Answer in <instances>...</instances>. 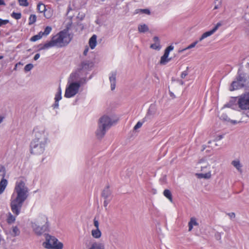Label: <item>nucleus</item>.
I'll list each match as a JSON object with an SVG mask.
<instances>
[{
  "label": "nucleus",
  "instance_id": "423d86ee",
  "mask_svg": "<svg viewBox=\"0 0 249 249\" xmlns=\"http://www.w3.org/2000/svg\"><path fill=\"white\" fill-rule=\"evenodd\" d=\"M42 219L44 223L42 226H40L39 222H31V227L35 234L38 236L43 234L46 231H49V229L48 218L45 216H43L42 217Z\"/></svg>",
  "mask_w": 249,
  "mask_h": 249
},
{
  "label": "nucleus",
  "instance_id": "ea45409f",
  "mask_svg": "<svg viewBox=\"0 0 249 249\" xmlns=\"http://www.w3.org/2000/svg\"><path fill=\"white\" fill-rule=\"evenodd\" d=\"M186 69V71H182L180 77L182 79H184L188 74L187 70L189 69V67H187Z\"/></svg>",
  "mask_w": 249,
  "mask_h": 249
},
{
  "label": "nucleus",
  "instance_id": "b1692460",
  "mask_svg": "<svg viewBox=\"0 0 249 249\" xmlns=\"http://www.w3.org/2000/svg\"><path fill=\"white\" fill-rule=\"evenodd\" d=\"M11 235L13 237L18 236L20 234V231L17 226L13 227L11 232Z\"/></svg>",
  "mask_w": 249,
  "mask_h": 249
},
{
  "label": "nucleus",
  "instance_id": "f8f14e48",
  "mask_svg": "<svg viewBox=\"0 0 249 249\" xmlns=\"http://www.w3.org/2000/svg\"><path fill=\"white\" fill-rule=\"evenodd\" d=\"M239 98V96L231 97L230 101L224 105V107L236 109L238 107V101Z\"/></svg>",
  "mask_w": 249,
  "mask_h": 249
},
{
  "label": "nucleus",
  "instance_id": "7ed1b4c3",
  "mask_svg": "<svg viewBox=\"0 0 249 249\" xmlns=\"http://www.w3.org/2000/svg\"><path fill=\"white\" fill-rule=\"evenodd\" d=\"M113 122L111 118L107 115H103L98 121V128L96 135L98 139H101L105 136L107 131L112 125Z\"/></svg>",
  "mask_w": 249,
  "mask_h": 249
},
{
  "label": "nucleus",
  "instance_id": "72a5a7b5",
  "mask_svg": "<svg viewBox=\"0 0 249 249\" xmlns=\"http://www.w3.org/2000/svg\"><path fill=\"white\" fill-rule=\"evenodd\" d=\"M52 28L51 26H47L44 30V36L48 35L51 32Z\"/></svg>",
  "mask_w": 249,
  "mask_h": 249
},
{
  "label": "nucleus",
  "instance_id": "49530a36",
  "mask_svg": "<svg viewBox=\"0 0 249 249\" xmlns=\"http://www.w3.org/2000/svg\"><path fill=\"white\" fill-rule=\"evenodd\" d=\"M93 224L94 226L96 227V229H99V223L98 221L96 220L95 217L94 218L93 220Z\"/></svg>",
  "mask_w": 249,
  "mask_h": 249
},
{
  "label": "nucleus",
  "instance_id": "58836bf2",
  "mask_svg": "<svg viewBox=\"0 0 249 249\" xmlns=\"http://www.w3.org/2000/svg\"><path fill=\"white\" fill-rule=\"evenodd\" d=\"M189 223L193 225V226H197L198 223L196 222V219L195 217H191Z\"/></svg>",
  "mask_w": 249,
  "mask_h": 249
},
{
  "label": "nucleus",
  "instance_id": "4be33fe9",
  "mask_svg": "<svg viewBox=\"0 0 249 249\" xmlns=\"http://www.w3.org/2000/svg\"><path fill=\"white\" fill-rule=\"evenodd\" d=\"M231 164L236 168V169L241 172L242 171V169H241V167H242V165L241 164L240 162V161L238 160H233L232 162H231Z\"/></svg>",
  "mask_w": 249,
  "mask_h": 249
},
{
  "label": "nucleus",
  "instance_id": "338daca9",
  "mask_svg": "<svg viewBox=\"0 0 249 249\" xmlns=\"http://www.w3.org/2000/svg\"><path fill=\"white\" fill-rule=\"evenodd\" d=\"M231 122H232V123L233 124H237V121H235V120H232V121H231Z\"/></svg>",
  "mask_w": 249,
  "mask_h": 249
},
{
  "label": "nucleus",
  "instance_id": "412c9836",
  "mask_svg": "<svg viewBox=\"0 0 249 249\" xmlns=\"http://www.w3.org/2000/svg\"><path fill=\"white\" fill-rule=\"evenodd\" d=\"M101 234L99 229H96L91 231V235L95 238H99L101 236Z\"/></svg>",
  "mask_w": 249,
  "mask_h": 249
},
{
  "label": "nucleus",
  "instance_id": "6ab92c4d",
  "mask_svg": "<svg viewBox=\"0 0 249 249\" xmlns=\"http://www.w3.org/2000/svg\"><path fill=\"white\" fill-rule=\"evenodd\" d=\"M89 249H105V246L103 243L94 242L92 244Z\"/></svg>",
  "mask_w": 249,
  "mask_h": 249
},
{
  "label": "nucleus",
  "instance_id": "bf43d9fd",
  "mask_svg": "<svg viewBox=\"0 0 249 249\" xmlns=\"http://www.w3.org/2000/svg\"><path fill=\"white\" fill-rule=\"evenodd\" d=\"M169 53H170V52L168 50L165 49V51H164V54L166 55H167L168 56L169 54Z\"/></svg>",
  "mask_w": 249,
  "mask_h": 249
},
{
  "label": "nucleus",
  "instance_id": "603ef678",
  "mask_svg": "<svg viewBox=\"0 0 249 249\" xmlns=\"http://www.w3.org/2000/svg\"><path fill=\"white\" fill-rule=\"evenodd\" d=\"M89 47L88 46H86L85 47V50L83 52V55L85 56H86L88 52H89Z\"/></svg>",
  "mask_w": 249,
  "mask_h": 249
},
{
  "label": "nucleus",
  "instance_id": "a18cd8bd",
  "mask_svg": "<svg viewBox=\"0 0 249 249\" xmlns=\"http://www.w3.org/2000/svg\"><path fill=\"white\" fill-rule=\"evenodd\" d=\"M62 98L61 94L56 93L54 100L56 101H59Z\"/></svg>",
  "mask_w": 249,
  "mask_h": 249
},
{
  "label": "nucleus",
  "instance_id": "69168bd1",
  "mask_svg": "<svg viewBox=\"0 0 249 249\" xmlns=\"http://www.w3.org/2000/svg\"><path fill=\"white\" fill-rule=\"evenodd\" d=\"M207 164L203 165V166H201V170H203V168H206L207 167Z\"/></svg>",
  "mask_w": 249,
  "mask_h": 249
},
{
  "label": "nucleus",
  "instance_id": "0eeeda50",
  "mask_svg": "<svg viewBox=\"0 0 249 249\" xmlns=\"http://www.w3.org/2000/svg\"><path fill=\"white\" fill-rule=\"evenodd\" d=\"M47 142L32 141L30 143V152L35 155L42 154L45 149Z\"/></svg>",
  "mask_w": 249,
  "mask_h": 249
},
{
  "label": "nucleus",
  "instance_id": "f03ea898",
  "mask_svg": "<svg viewBox=\"0 0 249 249\" xmlns=\"http://www.w3.org/2000/svg\"><path fill=\"white\" fill-rule=\"evenodd\" d=\"M244 87L249 88V75L243 72L240 68L238 70L235 80L231 85L230 90L233 91Z\"/></svg>",
  "mask_w": 249,
  "mask_h": 249
},
{
  "label": "nucleus",
  "instance_id": "ddd939ff",
  "mask_svg": "<svg viewBox=\"0 0 249 249\" xmlns=\"http://www.w3.org/2000/svg\"><path fill=\"white\" fill-rule=\"evenodd\" d=\"M101 196L104 199H112V191L109 189V185H107L101 193Z\"/></svg>",
  "mask_w": 249,
  "mask_h": 249
},
{
  "label": "nucleus",
  "instance_id": "680f3d73",
  "mask_svg": "<svg viewBox=\"0 0 249 249\" xmlns=\"http://www.w3.org/2000/svg\"><path fill=\"white\" fill-rule=\"evenodd\" d=\"M76 73H71L70 75V78H71L72 79V80H73L74 79H73V77H75L76 76Z\"/></svg>",
  "mask_w": 249,
  "mask_h": 249
},
{
  "label": "nucleus",
  "instance_id": "4c0bfd02",
  "mask_svg": "<svg viewBox=\"0 0 249 249\" xmlns=\"http://www.w3.org/2000/svg\"><path fill=\"white\" fill-rule=\"evenodd\" d=\"M40 39V36L39 35H36L30 38V41L35 42Z\"/></svg>",
  "mask_w": 249,
  "mask_h": 249
},
{
  "label": "nucleus",
  "instance_id": "de8ad7c7",
  "mask_svg": "<svg viewBox=\"0 0 249 249\" xmlns=\"http://www.w3.org/2000/svg\"><path fill=\"white\" fill-rule=\"evenodd\" d=\"M111 199H104V206L106 208L107 206V205L109 204L110 201H111Z\"/></svg>",
  "mask_w": 249,
  "mask_h": 249
},
{
  "label": "nucleus",
  "instance_id": "2eb2a0df",
  "mask_svg": "<svg viewBox=\"0 0 249 249\" xmlns=\"http://www.w3.org/2000/svg\"><path fill=\"white\" fill-rule=\"evenodd\" d=\"M117 72H112L109 76V79L110 82V87L111 90H113L115 89L116 82Z\"/></svg>",
  "mask_w": 249,
  "mask_h": 249
},
{
  "label": "nucleus",
  "instance_id": "37998d69",
  "mask_svg": "<svg viewBox=\"0 0 249 249\" xmlns=\"http://www.w3.org/2000/svg\"><path fill=\"white\" fill-rule=\"evenodd\" d=\"M142 125V122H138L137 124L135 125L134 127V130H137V129L140 128Z\"/></svg>",
  "mask_w": 249,
  "mask_h": 249
},
{
  "label": "nucleus",
  "instance_id": "393cba45",
  "mask_svg": "<svg viewBox=\"0 0 249 249\" xmlns=\"http://www.w3.org/2000/svg\"><path fill=\"white\" fill-rule=\"evenodd\" d=\"M38 51H40L42 50L47 49H49L50 48H51V43H49V42L46 43L44 44H40L38 45Z\"/></svg>",
  "mask_w": 249,
  "mask_h": 249
},
{
  "label": "nucleus",
  "instance_id": "4468645a",
  "mask_svg": "<svg viewBox=\"0 0 249 249\" xmlns=\"http://www.w3.org/2000/svg\"><path fill=\"white\" fill-rule=\"evenodd\" d=\"M92 66V63L89 60H84L81 62L78 70L81 71L83 70H89Z\"/></svg>",
  "mask_w": 249,
  "mask_h": 249
},
{
  "label": "nucleus",
  "instance_id": "a211bd4d",
  "mask_svg": "<svg viewBox=\"0 0 249 249\" xmlns=\"http://www.w3.org/2000/svg\"><path fill=\"white\" fill-rule=\"evenodd\" d=\"M7 184L8 181L7 179H5L4 178H2L0 181V194L3 193L7 185Z\"/></svg>",
  "mask_w": 249,
  "mask_h": 249
},
{
  "label": "nucleus",
  "instance_id": "c9c22d12",
  "mask_svg": "<svg viewBox=\"0 0 249 249\" xmlns=\"http://www.w3.org/2000/svg\"><path fill=\"white\" fill-rule=\"evenodd\" d=\"M18 0L19 2V4L20 6H27L29 5L27 0Z\"/></svg>",
  "mask_w": 249,
  "mask_h": 249
},
{
  "label": "nucleus",
  "instance_id": "c756f323",
  "mask_svg": "<svg viewBox=\"0 0 249 249\" xmlns=\"http://www.w3.org/2000/svg\"><path fill=\"white\" fill-rule=\"evenodd\" d=\"M36 16L35 15H33V14L31 15L29 17V24H30V25L33 24L36 21Z\"/></svg>",
  "mask_w": 249,
  "mask_h": 249
},
{
  "label": "nucleus",
  "instance_id": "774afa93",
  "mask_svg": "<svg viewBox=\"0 0 249 249\" xmlns=\"http://www.w3.org/2000/svg\"><path fill=\"white\" fill-rule=\"evenodd\" d=\"M245 115H246V116L247 117H249V113H246V114H245Z\"/></svg>",
  "mask_w": 249,
  "mask_h": 249
},
{
  "label": "nucleus",
  "instance_id": "4d7b16f0",
  "mask_svg": "<svg viewBox=\"0 0 249 249\" xmlns=\"http://www.w3.org/2000/svg\"><path fill=\"white\" fill-rule=\"evenodd\" d=\"M169 94H170V97H171L173 99L175 98L176 96H175V94H174V93H173L172 91H169Z\"/></svg>",
  "mask_w": 249,
  "mask_h": 249
},
{
  "label": "nucleus",
  "instance_id": "20e7f679",
  "mask_svg": "<svg viewBox=\"0 0 249 249\" xmlns=\"http://www.w3.org/2000/svg\"><path fill=\"white\" fill-rule=\"evenodd\" d=\"M71 40L70 35L66 32L61 31L56 36H53L49 41L52 47L58 46L62 47L67 45Z\"/></svg>",
  "mask_w": 249,
  "mask_h": 249
},
{
  "label": "nucleus",
  "instance_id": "6e6d98bb",
  "mask_svg": "<svg viewBox=\"0 0 249 249\" xmlns=\"http://www.w3.org/2000/svg\"><path fill=\"white\" fill-rule=\"evenodd\" d=\"M39 57H40V54L39 53H36L35 55V56L34 57V59L35 60H37L39 58Z\"/></svg>",
  "mask_w": 249,
  "mask_h": 249
},
{
  "label": "nucleus",
  "instance_id": "a878e982",
  "mask_svg": "<svg viewBox=\"0 0 249 249\" xmlns=\"http://www.w3.org/2000/svg\"><path fill=\"white\" fill-rule=\"evenodd\" d=\"M139 13H141L142 14H145L147 15L150 14V11L148 9H137L135 10V14H138Z\"/></svg>",
  "mask_w": 249,
  "mask_h": 249
},
{
  "label": "nucleus",
  "instance_id": "a19ab883",
  "mask_svg": "<svg viewBox=\"0 0 249 249\" xmlns=\"http://www.w3.org/2000/svg\"><path fill=\"white\" fill-rule=\"evenodd\" d=\"M214 237L217 240H220L221 239V233L216 232L215 233Z\"/></svg>",
  "mask_w": 249,
  "mask_h": 249
},
{
  "label": "nucleus",
  "instance_id": "9d476101",
  "mask_svg": "<svg viewBox=\"0 0 249 249\" xmlns=\"http://www.w3.org/2000/svg\"><path fill=\"white\" fill-rule=\"evenodd\" d=\"M238 107L242 110H249V91L239 96Z\"/></svg>",
  "mask_w": 249,
  "mask_h": 249
},
{
  "label": "nucleus",
  "instance_id": "aec40b11",
  "mask_svg": "<svg viewBox=\"0 0 249 249\" xmlns=\"http://www.w3.org/2000/svg\"><path fill=\"white\" fill-rule=\"evenodd\" d=\"M138 30L140 33H144L149 31V28L145 24H140L138 26Z\"/></svg>",
  "mask_w": 249,
  "mask_h": 249
},
{
  "label": "nucleus",
  "instance_id": "7c9ffc66",
  "mask_svg": "<svg viewBox=\"0 0 249 249\" xmlns=\"http://www.w3.org/2000/svg\"><path fill=\"white\" fill-rule=\"evenodd\" d=\"M11 17L16 19H19L21 18V14L20 13L13 12Z\"/></svg>",
  "mask_w": 249,
  "mask_h": 249
},
{
  "label": "nucleus",
  "instance_id": "c85d7f7f",
  "mask_svg": "<svg viewBox=\"0 0 249 249\" xmlns=\"http://www.w3.org/2000/svg\"><path fill=\"white\" fill-rule=\"evenodd\" d=\"M16 220L15 217L13 216L11 213H9L8 218L7 219V222L8 224H12L15 222Z\"/></svg>",
  "mask_w": 249,
  "mask_h": 249
},
{
  "label": "nucleus",
  "instance_id": "1a4fd4ad",
  "mask_svg": "<svg viewBox=\"0 0 249 249\" xmlns=\"http://www.w3.org/2000/svg\"><path fill=\"white\" fill-rule=\"evenodd\" d=\"M34 138L32 141H48L47 134L45 133L43 127L36 126L33 130Z\"/></svg>",
  "mask_w": 249,
  "mask_h": 249
},
{
  "label": "nucleus",
  "instance_id": "cd10ccee",
  "mask_svg": "<svg viewBox=\"0 0 249 249\" xmlns=\"http://www.w3.org/2000/svg\"><path fill=\"white\" fill-rule=\"evenodd\" d=\"M37 9L40 13H43L46 11V6L44 4L39 3L37 4Z\"/></svg>",
  "mask_w": 249,
  "mask_h": 249
},
{
  "label": "nucleus",
  "instance_id": "bb28decb",
  "mask_svg": "<svg viewBox=\"0 0 249 249\" xmlns=\"http://www.w3.org/2000/svg\"><path fill=\"white\" fill-rule=\"evenodd\" d=\"M168 56L167 55H164L163 54L160 58V64H163V65H164L166 63H167L168 62H169L170 60H171V58H169L168 59Z\"/></svg>",
  "mask_w": 249,
  "mask_h": 249
},
{
  "label": "nucleus",
  "instance_id": "5fc2aeb1",
  "mask_svg": "<svg viewBox=\"0 0 249 249\" xmlns=\"http://www.w3.org/2000/svg\"><path fill=\"white\" fill-rule=\"evenodd\" d=\"M166 49L170 52L174 49V46L172 45H170L168 47H167Z\"/></svg>",
  "mask_w": 249,
  "mask_h": 249
},
{
  "label": "nucleus",
  "instance_id": "f257e3e1",
  "mask_svg": "<svg viewBox=\"0 0 249 249\" xmlns=\"http://www.w3.org/2000/svg\"><path fill=\"white\" fill-rule=\"evenodd\" d=\"M15 191L17 193V196L14 197V195H12L10 206L13 213L18 215L20 212L24 202L28 196L29 189L25 183L21 181L16 184Z\"/></svg>",
  "mask_w": 249,
  "mask_h": 249
},
{
  "label": "nucleus",
  "instance_id": "8fccbe9b",
  "mask_svg": "<svg viewBox=\"0 0 249 249\" xmlns=\"http://www.w3.org/2000/svg\"><path fill=\"white\" fill-rule=\"evenodd\" d=\"M227 214L229 216L231 219L234 218L235 217V214L234 213H227Z\"/></svg>",
  "mask_w": 249,
  "mask_h": 249
},
{
  "label": "nucleus",
  "instance_id": "3c124183",
  "mask_svg": "<svg viewBox=\"0 0 249 249\" xmlns=\"http://www.w3.org/2000/svg\"><path fill=\"white\" fill-rule=\"evenodd\" d=\"M223 135H218L216 137L215 139V141H220L222 139H223Z\"/></svg>",
  "mask_w": 249,
  "mask_h": 249
},
{
  "label": "nucleus",
  "instance_id": "13d9d810",
  "mask_svg": "<svg viewBox=\"0 0 249 249\" xmlns=\"http://www.w3.org/2000/svg\"><path fill=\"white\" fill-rule=\"evenodd\" d=\"M188 226H189V231H192L193 227V225L189 222Z\"/></svg>",
  "mask_w": 249,
  "mask_h": 249
},
{
  "label": "nucleus",
  "instance_id": "0e129e2a",
  "mask_svg": "<svg viewBox=\"0 0 249 249\" xmlns=\"http://www.w3.org/2000/svg\"><path fill=\"white\" fill-rule=\"evenodd\" d=\"M37 35H40L41 38L43 36H44V32H40Z\"/></svg>",
  "mask_w": 249,
  "mask_h": 249
},
{
  "label": "nucleus",
  "instance_id": "39448f33",
  "mask_svg": "<svg viewBox=\"0 0 249 249\" xmlns=\"http://www.w3.org/2000/svg\"><path fill=\"white\" fill-rule=\"evenodd\" d=\"M46 241L43 243L44 248L47 249H62L63 245L61 242H58L55 237L49 234H44Z\"/></svg>",
  "mask_w": 249,
  "mask_h": 249
},
{
  "label": "nucleus",
  "instance_id": "79ce46f5",
  "mask_svg": "<svg viewBox=\"0 0 249 249\" xmlns=\"http://www.w3.org/2000/svg\"><path fill=\"white\" fill-rule=\"evenodd\" d=\"M201 178H208L210 177V174H200L198 175Z\"/></svg>",
  "mask_w": 249,
  "mask_h": 249
},
{
  "label": "nucleus",
  "instance_id": "09e8293b",
  "mask_svg": "<svg viewBox=\"0 0 249 249\" xmlns=\"http://www.w3.org/2000/svg\"><path fill=\"white\" fill-rule=\"evenodd\" d=\"M53 108H57L59 107V101H55L54 103L52 105Z\"/></svg>",
  "mask_w": 249,
  "mask_h": 249
},
{
  "label": "nucleus",
  "instance_id": "e2e57ef3",
  "mask_svg": "<svg viewBox=\"0 0 249 249\" xmlns=\"http://www.w3.org/2000/svg\"><path fill=\"white\" fill-rule=\"evenodd\" d=\"M0 5H5V3L4 0H0Z\"/></svg>",
  "mask_w": 249,
  "mask_h": 249
},
{
  "label": "nucleus",
  "instance_id": "2f4dec72",
  "mask_svg": "<svg viewBox=\"0 0 249 249\" xmlns=\"http://www.w3.org/2000/svg\"><path fill=\"white\" fill-rule=\"evenodd\" d=\"M6 175V171L4 166H0V176L4 178Z\"/></svg>",
  "mask_w": 249,
  "mask_h": 249
},
{
  "label": "nucleus",
  "instance_id": "6e6552de",
  "mask_svg": "<svg viewBox=\"0 0 249 249\" xmlns=\"http://www.w3.org/2000/svg\"><path fill=\"white\" fill-rule=\"evenodd\" d=\"M81 86L80 82H73L70 84L66 88L64 96L66 98H71L76 95L79 91Z\"/></svg>",
  "mask_w": 249,
  "mask_h": 249
},
{
  "label": "nucleus",
  "instance_id": "052dcab7",
  "mask_svg": "<svg viewBox=\"0 0 249 249\" xmlns=\"http://www.w3.org/2000/svg\"><path fill=\"white\" fill-rule=\"evenodd\" d=\"M61 93H62L61 89L60 86H59L58 88V90H57V92L56 93L61 94Z\"/></svg>",
  "mask_w": 249,
  "mask_h": 249
},
{
  "label": "nucleus",
  "instance_id": "f704fd0d",
  "mask_svg": "<svg viewBox=\"0 0 249 249\" xmlns=\"http://www.w3.org/2000/svg\"><path fill=\"white\" fill-rule=\"evenodd\" d=\"M34 67V66L32 64H27L24 67V71H31Z\"/></svg>",
  "mask_w": 249,
  "mask_h": 249
},
{
  "label": "nucleus",
  "instance_id": "e433bc0d",
  "mask_svg": "<svg viewBox=\"0 0 249 249\" xmlns=\"http://www.w3.org/2000/svg\"><path fill=\"white\" fill-rule=\"evenodd\" d=\"M9 22L8 19H3L0 18V27L5 25Z\"/></svg>",
  "mask_w": 249,
  "mask_h": 249
},
{
  "label": "nucleus",
  "instance_id": "5701e85b",
  "mask_svg": "<svg viewBox=\"0 0 249 249\" xmlns=\"http://www.w3.org/2000/svg\"><path fill=\"white\" fill-rule=\"evenodd\" d=\"M163 195L167 198L171 202H172V195L171 191L168 189H165L163 191Z\"/></svg>",
  "mask_w": 249,
  "mask_h": 249
},
{
  "label": "nucleus",
  "instance_id": "9b49d317",
  "mask_svg": "<svg viewBox=\"0 0 249 249\" xmlns=\"http://www.w3.org/2000/svg\"><path fill=\"white\" fill-rule=\"evenodd\" d=\"M221 25L222 23L220 22H218L212 30L203 33L201 36V37L199 38V41H201L204 38L212 35L216 31L218 28Z\"/></svg>",
  "mask_w": 249,
  "mask_h": 249
},
{
  "label": "nucleus",
  "instance_id": "dca6fc26",
  "mask_svg": "<svg viewBox=\"0 0 249 249\" xmlns=\"http://www.w3.org/2000/svg\"><path fill=\"white\" fill-rule=\"evenodd\" d=\"M155 113V110L154 106H150L149 107L148 111L147 112V114L146 115V116L143 119V122L145 121H147V120L150 119L153 116V115Z\"/></svg>",
  "mask_w": 249,
  "mask_h": 249
},
{
  "label": "nucleus",
  "instance_id": "864d4df0",
  "mask_svg": "<svg viewBox=\"0 0 249 249\" xmlns=\"http://www.w3.org/2000/svg\"><path fill=\"white\" fill-rule=\"evenodd\" d=\"M153 40L154 42H155V43H157L158 45L160 44V40L158 36H154L153 38Z\"/></svg>",
  "mask_w": 249,
  "mask_h": 249
},
{
  "label": "nucleus",
  "instance_id": "c03bdc74",
  "mask_svg": "<svg viewBox=\"0 0 249 249\" xmlns=\"http://www.w3.org/2000/svg\"><path fill=\"white\" fill-rule=\"evenodd\" d=\"M150 48L153 49H160V47H159V45L157 43L152 44L150 45Z\"/></svg>",
  "mask_w": 249,
  "mask_h": 249
},
{
  "label": "nucleus",
  "instance_id": "473e14b6",
  "mask_svg": "<svg viewBox=\"0 0 249 249\" xmlns=\"http://www.w3.org/2000/svg\"><path fill=\"white\" fill-rule=\"evenodd\" d=\"M198 41H199V40L198 41H196L192 43L190 45H189L187 48H186L185 49H183V50L180 51L179 52H183L184 51H185L186 50L191 49V48L194 47L197 44Z\"/></svg>",
  "mask_w": 249,
  "mask_h": 249
},
{
  "label": "nucleus",
  "instance_id": "f3484780",
  "mask_svg": "<svg viewBox=\"0 0 249 249\" xmlns=\"http://www.w3.org/2000/svg\"><path fill=\"white\" fill-rule=\"evenodd\" d=\"M97 36L95 35H93L89 40V46L91 49H93L96 46L97 44Z\"/></svg>",
  "mask_w": 249,
  "mask_h": 249
}]
</instances>
